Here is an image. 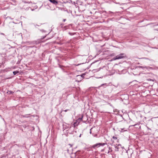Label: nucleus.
Instances as JSON below:
<instances>
[{"mask_svg": "<svg viewBox=\"0 0 158 158\" xmlns=\"http://www.w3.org/2000/svg\"><path fill=\"white\" fill-rule=\"evenodd\" d=\"M126 57V55L124 53H121L116 56L113 58V60H116L122 59Z\"/></svg>", "mask_w": 158, "mask_h": 158, "instance_id": "obj_1", "label": "nucleus"}, {"mask_svg": "<svg viewBox=\"0 0 158 158\" xmlns=\"http://www.w3.org/2000/svg\"><path fill=\"white\" fill-rule=\"evenodd\" d=\"M106 144V143H97L92 146L91 148L95 149L96 148H98L101 146H104Z\"/></svg>", "mask_w": 158, "mask_h": 158, "instance_id": "obj_2", "label": "nucleus"}, {"mask_svg": "<svg viewBox=\"0 0 158 158\" xmlns=\"http://www.w3.org/2000/svg\"><path fill=\"white\" fill-rule=\"evenodd\" d=\"M111 141L112 143L113 144L115 143H118L119 140L117 139V136H113L112 137V139H111Z\"/></svg>", "mask_w": 158, "mask_h": 158, "instance_id": "obj_3", "label": "nucleus"}, {"mask_svg": "<svg viewBox=\"0 0 158 158\" xmlns=\"http://www.w3.org/2000/svg\"><path fill=\"white\" fill-rule=\"evenodd\" d=\"M72 155L71 156V158H77V155L78 154V152H77L76 153H71ZM78 158V157H77Z\"/></svg>", "mask_w": 158, "mask_h": 158, "instance_id": "obj_4", "label": "nucleus"}, {"mask_svg": "<svg viewBox=\"0 0 158 158\" xmlns=\"http://www.w3.org/2000/svg\"><path fill=\"white\" fill-rule=\"evenodd\" d=\"M48 0L52 4H53L55 5H57L58 4V1L56 0Z\"/></svg>", "mask_w": 158, "mask_h": 158, "instance_id": "obj_5", "label": "nucleus"}, {"mask_svg": "<svg viewBox=\"0 0 158 158\" xmlns=\"http://www.w3.org/2000/svg\"><path fill=\"white\" fill-rule=\"evenodd\" d=\"M85 73H82L81 75H78L77 76V77H78L80 78V80H77L78 81H81L83 78V77H84L85 75Z\"/></svg>", "mask_w": 158, "mask_h": 158, "instance_id": "obj_6", "label": "nucleus"}, {"mask_svg": "<svg viewBox=\"0 0 158 158\" xmlns=\"http://www.w3.org/2000/svg\"><path fill=\"white\" fill-rule=\"evenodd\" d=\"M64 23H60V26L62 28H65L64 30H66L68 28V26H64Z\"/></svg>", "mask_w": 158, "mask_h": 158, "instance_id": "obj_7", "label": "nucleus"}, {"mask_svg": "<svg viewBox=\"0 0 158 158\" xmlns=\"http://www.w3.org/2000/svg\"><path fill=\"white\" fill-rule=\"evenodd\" d=\"M31 114H26L24 115H21V117H23V118H27L28 117V116H27L28 115H31Z\"/></svg>", "mask_w": 158, "mask_h": 158, "instance_id": "obj_8", "label": "nucleus"}, {"mask_svg": "<svg viewBox=\"0 0 158 158\" xmlns=\"http://www.w3.org/2000/svg\"><path fill=\"white\" fill-rule=\"evenodd\" d=\"M112 151V148L110 147H109V151L108 152V154L110 152H111Z\"/></svg>", "mask_w": 158, "mask_h": 158, "instance_id": "obj_9", "label": "nucleus"}, {"mask_svg": "<svg viewBox=\"0 0 158 158\" xmlns=\"http://www.w3.org/2000/svg\"><path fill=\"white\" fill-rule=\"evenodd\" d=\"M7 93L9 94H13L14 93V92H13L12 91H9L8 90L7 92Z\"/></svg>", "mask_w": 158, "mask_h": 158, "instance_id": "obj_10", "label": "nucleus"}, {"mask_svg": "<svg viewBox=\"0 0 158 158\" xmlns=\"http://www.w3.org/2000/svg\"><path fill=\"white\" fill-rule=\"evenodd\" d=\"M19 71H14L13 72V73L14 74V75H16L18 73H19Z\"/></svg>", "mask_w": 158, "mask_h": 158, "instance_id": "obj_11", "label": "nucleus"}, {"mask_svg": "<svg viewBox=\"0 0 158 158\" xmlns=\"http://www.w3.org/2000/svg\"><path fill=\"white\" fill-rule=\"evenodd\" d=\"M69 145H70V150H72V145L71 144H69Z\"/></svg>", "mask_w": 158, "mask_h": 158, "instance_id": "obj_12", "label": "nucleus"}, {"mask_svg": "<svg viewBox=\"0 0 158 158\" xmlns=\"http://www.w3.org/2000/svg\"><path fill=\"white\" fill-rule=\"evenodd\" d=\"M67 152L69 154H70V153H72L71 152H69V149H67Z\"/></svg>", "mask_w": 158, "mask_h": 158, "instance_id": "obj_13", "label": "nucleus"}, {"mask_svg": "<svg viewBox=\"0 0 158 158\" xmlns=\"http://www.w3.org/2000/svg\"><path fill=\"white\" fill-rule=\"evenodd\" d=\"M83 118V116H82V117L81 118H78V120H82Z\"/></svg>", "mask_w": 158, "mask_h": 158, "instance_id": "obj_14", "label": "nucleus"}, {"mask_svg": "<svg viewBox=\"0 0 158 158\" xmlns=\"http://www.w3.org/2000/svg\"><path fill=\"white\" fill-rule=\"evenodd\" d=\"M68 110H69V109H67V110H64V112H67V111H68Z\"/></svg>", "mask_w": 158, "mask_h": 158, "instance_id": "obj_15", "label": "nucleus"}, {"mask_svg": "<svg viewBox=\"0 0 158 158\" xmlns=\"http://www.w3.org/2000/svg\"><path fill=\"white\" fill-rule=\"evenodd\" d=\"M46 37V35H45V36H44L43 38H42L41 39L42 40L44 39Z\"/></svg>", "mask_w": 158, "mask_h": 158, "instance_id": "obj_16", "label": "nucleus"}, {"mask_svg": "<svg viewBox=\"0 0 158 158\" xmlns=\"http://www.w3.org/2000/svg\"><path fill=\"white\" fill-rule=\"evenodd\" d=\"M40 31L42 32H44L45 31L44 30H40Z\"/></svg>", "mask_w": 158, "mask_h": 158, "instance_id": "obj_17", "label": "nucleus"}, {"mask_svg": "<svg viewBox=\"0 0 158 158\" xmlns=\"http://www.w3.org/2000/svg\"><path fill=\"white\" fill-rule=\"evenodd\" d=\"M147 127V128H148V130H151V128H148V127Z\"/></svg>", "mask_w": 158, "mask_h": 158, "instance_id": "obj_18", "label": "nucleus"}, {"mask_svg": "<svg viewBox=\"0 0 158 158\" xmlns=\"http://www.w3.org/2000/svg\"><path fill=\"white\" fill-rule=\"evenodd\" d=\"M102 85H105L106 86V84H102L101 85V86H102Z\"/></svg>", "mask_w": 158, "mask_h": 158, "instance_id": "obj_19", "label": "nucleus"}, {"mask_svg": "<svg viewBox=\"0 0 158 158\" xmlns=\"http://www.w3.org/2000/svg\"><path fill=\"white\" fill-rule=\"evenodd\" d=\"M66 20V19H63V21L64 22H65Z\"/></svg>", "mask_w": 158, "mask_h": 158, "instance_id": "obj_20", "label": "nucleus"}, {"mask_svg": "<svg viewBox=\"0 0 158 158\" xmlns=\"http://www.w3.org/2000/svg\"><path fill=\"white\" fill-rule=\"evenodd\" d=\"M35 26L36 27V26H40V25H35Z\"/></svg>", "mask_w": 158, "mask_h": 158, "instance_id": "obj_21", "label": "nucleus"}, {"mask_svg": "<svg viewBox=\"0 0 158 158\" xmlns=\"http://www.w3.org/2000/svg\"><path fill=\"white\" fill-rule=\"evenodd\" d=\"M143 59H148V58H144Z\"/></svg>", "mask_w": 158, "mask_h": 158, "instance_id": "obj_22", "label": "nucleus"}, {"mask_svg": "<svg viewBox=\"0 0 158 158\" xmlns=\"http://www.w3.org/2000/svg\"><path fill=\"white\" fill-rule=\"evenodd\" d=\"M1 34L2 35H5V34L4 33H1Z\"/></svg>", "mask_w": 158, "mask_h": 158, "instance_id": "obj_23", "label": "nucleus"}, {"mask_svg": "<svg viewBox=\"0 0 158 158\" xmlns=\"http://www.w3.org/2000/svg\"><path fill=\"white\" fill-rule=\"evenodd\" d=\"M78 78H79V80H80V78L79 77H77V79H78Z\"/></svg>", "mask_w": 158, "mask_h": 158, "instance_id": "obj_24", "label": "nucleus"}, {"mask_svg": "<svg viewBox=\"0 0 158 158\" xmlns=\"http://www.w3.org/2000/svg\"><path fill=\"white\" fill-rule=\"evenodd\" d=\"M136 125V124L135 123V124H134V125H132V126H135Z\"/></svg>", "mask_w": 158, "mask_h": 158, "instance_id": "obj_25", "label": "nucleus"}, {"mask_svg": "<svg viewBox=\"0 0 158 158\" xmlns=\"http://www.w3.org/2000/svg\"><path fill=\"white\" fill-rule=\"evenodd\" d=\"M115 148H117V149H118V148L117 147V146H115Z\"/></svg>", "mask_w": 158, "mask_h": 158, "instance_id": "obj_26", "label": "nucleus"}, {"mask_svg": "<svg viewBox=\"0 0 158 158\" xmlns=\"http://www.w3.org/2000/svg\"><path fill=\"white\" fill-rule=\"evenodd\" d=\"M155 26H158V24H156V25H155Z\"/></svg>", "mask_w": 158, "mask_h": 158, "instance_id": "obj_27", "label": "nucleus"}, {"mask_svg": "<svg viewBox=\"0 0 158 158\" xmlns=\"http://www.w3.org/2000/svg\"><path fill=\"white\" fill-rule=\"evenodd\" d=\"M81 134H80V135L79 136V137H81Z\"/></svg>", "mask_w": 158, "mask_h": 158, "instance_id": "obj_28", "label": "nucleus"}, {"mask_svg": "<svg viewBox=\"0 0 158 158\" xmlns=\"http://www.w3.org/2000/svg\"><path fill=\"white\" fill-rule=\"evenodd\" d=\"M90 134H91V131H90Z\"/></svg>", "mask_w": 158, "mask_h": 158, "instance_id": "obj_29", "label": "nucleus"}, {"mask_svg": "<svg viewBox=\"0 0 158 158\" xmlns=\"http://www.w3.org/2000/svg\"><path fill=\"white\" fill-rule=\"evenodd\" d=\"M144 118L145 119H146V117H144Z\"/></svg>", "mask_w": 158, "mask_h": 158, "instance_id": "obj_30", "label": "nucleus"}, {"mask_svg": "<svg viewBox=\"0 0 158 158\" xmlns=\"http://www.w3.org/2000/svg\"><path fill=\"white\" fill-rule=\"evenodd\" d=\"M70 35H71L70 33H69Z\"/></svg>", "mask_w": 158, "mask_h": 158, "instance_id": "obj_31", "label": "nucleus"}, {"mask_svg": "<svg viewBox=\"0 0 158 158\" xmlns=\"http://www.w3.org/2000/svg\"><path fill=\"white\" fill-rule=\"evenodd\" d=\"M83 122L84 123H85V121H83Z\"/></svg>", "mask_w": 158, "mask_h": 158, "instance_id": "obj_32", "label": "nucleus"}, {"mask_svg": "<svg viewBox=\"0 0 158 158\" xmlns=\"http://www.w3.org/2000/svg\"><path fill=\"white\" fill-rule=\"evenodd\" d=\"M1 65H0V67H1Z\"/></svg>", "mask_w": 158, "mask_h": 158, "instance_id": "obj_33", "label": "nucleus"}, {"mask_svg": "<svg viewBox=\"0 0 158 158\" xmlns=\"http://www.w3.org/2000/svg\"><path fill=\"white\" fill-rule=\"evenodd\" d=\"M157 118H158V117H157Z\"/></svg>", "mask_w": 158, "mask_h": 158, "instance_id": "obj_34", "label": "nucleus"}]
</instances>
